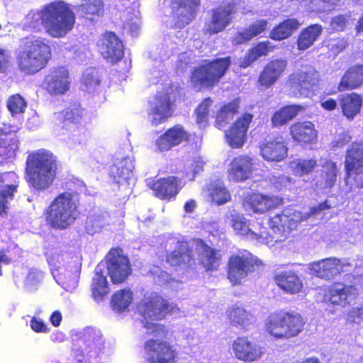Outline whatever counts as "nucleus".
Masks as SVG:
<instances>
[{
	"mask_svg": "<svg viewBox=\"0 0 363 363\" xmlns=\"http://www.w3.org/2000/svg\"><path fill=\"white\" fill-rule=\"evenodd\" d=\"M43 279V273L42 271L31 268L25 273L23 287L27 291H35L42 282Z\"/></svg>",
	"mask_w": 363,
	"mask_h": 363,
	"instance_id": "55",
	"label": "nucleus"
},
{
	"mask_svg": "<svg viewBox=\"0 0 363 363\" xmlns=\"http://www.w3.org/2000/svg\"><path fill=\"white\" fill-rule=\"evenodd\" d=\"M316 165V160L313 159H296L289 162V167L294 176L302 177L311 174Z\"/></svg>",
	"mask_w": 363,
	"mask_h": 363,
	"instance_id": "51",
	"label": "nucleus"
},
{
	"mask_svg": "<svg viewBox=\"0 0 363 363\" xmlns=\"http://www.w3.org/2000/svg\"><path fill=\"white\" fill-rule=\"evenodd\" d=\"M212 101L208 98L204 99L196 109V121L200 128H204L208 125L209 108Z\"/></svg>",
	"mask_w": 363,
	"mask_h": 363,
	"instance_id": "57",
	"label": "nucleus"
},
{
	"mask_svg": "<svg viewBox=\"0 0 363 363\" xmlns=\"http://www.w3.org/2000/svg\"><path fill=\"white\" fill-rule=\"evenodd\" d=\"M262 157L267 161L280 162L288 155V147L283 137L277 136L266 140L260 146Z\"/></svg>",
	"mask_w": 363,
	"mask_h": 363,
	"instance_id": "30",
	"label": "nucleus"
},
{
	"mask_svg": "<svg viewBox=\"0 0 363 363\" xmlns=\"http://www.w3.org/2000/svg\"><path fill=\"white\" fill-rule=\"evenodd\" d=\"M147 363H174L175 351L164 342L150 340L145 344Z\"/></svg>",
	"mask_w": 363,
	"mask_h": 363,
	"instance_id": "19",
	"label": "nucleus"
},
{
	"mask_svg": "<svg viewBox=\"0 0 363 363\" xmlns=\"http://www.w3.org/2000/svg\"><path fill=\"white\" fill-rule=\"evenodd\" d=\"M345 169L348 177H354L356 185L363 188V143H353L347 150Z\"/></svg>",
	"mask_w": 363,
	"mask_h": 363,
	"instance_id": "17",
	"label": "nucleus"
},
{
	"mask_svg": "<svg viewBox=\"0 0 363 363\" xmlns=\"http://www.w3.org/2000/svg\"><path fill=\"white\" fill-rule=\"evenodd\" d=\"M281 203L282 199L279 196L254 193L246 196L243 206L246 211L262 214L281 205Z\"/></svg>",
	"mask_w": 363,
	"mask_h": 363,
	"instance_id": "23",
	"label": "nucleus"
},
{
	"mask_svg": "<svg viewBox=\"0 0 363 363\" xmlns=\"http://www.w3.org/2000/svg\"><path fill=\"white\" fill-rule=\"evenodd\" d=\"M303 110V106L297 105L284 107L273 115L272 118V125L275 127L282 125L294 118Z\"/></svg>",
	"mask_w": 363,
	"mask_h": 363,
	"instance_id": "52",
	"label": "nucleus"
},
{
	"mask_svg": "<svg viewBox=\"0 0 363 363\" xmlns=\"http://www.w3.org/2000/svg\"><path fill=\"white\" fill-rule=\"evenodd\" d=\"M340 104L343 115L352 120L360 111L362 98L356 93L342 94L340 96Z\"/></svg>",
	"mask_w": 363,
	"mask_h": 363,
	"instance_id": "40",
	"label": "nucleus"
},
{
	"mask_svg": "<svg viewBox=\"0 0 363 363\" xmlns=\"http://www.w3.org/2000/svg\"><path fill=\"white\" fill-rule=\"evenodd\" d=\"M188 138L189 133L183 126L177 125L160 135L156 140L155 145L158 151L165 152L186 140Z\"/></svg>",
	"mask_w": 363,
	"mask_h": 363,
	"instance_id": "31",
	"label": "nucleus"
},
{
	"mask_svg": "<svg viewBox=\"0 0 363 363\" xmlns=\"http://www.w3.org/2000/svg\"><path fill=\"white\" fill-rule=\"evenodd\" d=\"M363 83V65H357L349 69L342 77L338 90L342 91L357 88Z\"/></svg>",
	"mask_w": 363,
	"mask_h": 363,
	"instance_id": "41",
	"label": "nucleus"
},
{
	"mask_svg": "<svg viewBox=\"0 0 363 363\" xmlns=\"http://www.w3.org/2000/svg\"><path fill=\"white\" fill-rule=\"evenodd\" d=\"M348 319L358 323L363 320V302L353 307L350 310L347 314Z\"/></svg>",
	"mask_w": 363,
	"mask_h": 363,
	"instance_id": "62",
	"label": "nucleus"
},
{
	"mask_svg": "<svg viewBox=\"0 0 363 363\" xmlns=\"http://www.w3.org/2000/svg\"><path fill=\"white\" fill-rule=\"evenodd\" d=\"M274 281L281 289L290 294L300 293L303 287L301 278L291 270L277 272Z\"/></svg>",
	"mask_w": 363,
	"mask_h": 363,
	"instance_id": "35",
	"label": "nucleus"
},
{
	"mask_svg": "<svg viewBox=\"0 0 363 363\" xmlns=\"http://www.w3.org/2000/svg\"><path fill=\"white\" fill-rule=\"evenodd\" d=\"M200 260L207 270L216 269L220 264V257L214 250L206 245L202 240L197 242Z\"/></svg>",
	"mask_w": 363,
	"mask_h": 363,
	"instance_id": "43",
	"label": "nucleus"
},
{
	"mask_svg": "<svg viewBox=\"0 0 363 363\" xmlns=\"http://www.w3.org/2000/svg\"><path fill=\"white\" fill-rule=\"evenodd\" d=\"M233 352L237 359L245 362H253L264 354V347L251 342L246 337L236 338L232 344Z\"/></svg>",
	"mask_w": 363,
	"mask_h": 363,
	"instance_id": "20",
	"label": "nucleus"
},
{
	"mask_svg": "<svg viewBox=\"0 0 363 363\" xmlns=\"http://www.w3.org/2000/svg\"><path fill=\"white\" fill-rule=\"evenodd\" d=\"M339 0H313L312 4L316 6L315 10L320 12L330 11Z\"/></svg>",
	"mask_w": 363,
	"mask_h": 363,
	"instance_id": "60",
	"label": "nucleus"
},
{
	"mask_svg": "<svg viewBox=\"0 0 363 363\" xmlns=\"http://www.w3.org/2000/svg\"><path fill=\"white\" fill-rule=\"evenodd\" d=\"M323 27L319 24H313L303 29L298 35L297 46L299 50L309 48L320 35Z\"/></svg>",
	"mask_w": 363,
	"mask_h": 363,
	"instance_id": "44",
	"label": "nucleus"
},
{
	"mask_svg": "<svg viewBox=\"0 0 363 363\" xmlns=\"http://www.w3.org/2000/svg\"><path fill=\"white\" fill-rule=\"evenodd\" d=\"M168 305L166 300L156 292L147 293L138 306L141 320L147 333L155 337L166 335L165 327L152 321L162 320L166 315Z\"/></svg>",
	"mask_w": 363,
	"mask_h": 363,
	"instance_id": "7",
	"label": "nucleus"
},
{
	"mask_svg": "<svg viewBox=\"0 0 363 363\" xmlns=\"http://www.w3.org/2000/svg\"><path fill=\"white\" fill-rule=\"evenodd\" d=\"M31 329L35 333H47L50 331L48 325L40 318L33 317L30 322Z\"/></svg>",
	"mask_w": 363,
	"mask_h": 363,
	"instance_id": "64",
	"label": "nucleus"
},
{
	"mask_svg": "<svg viewBox=\"0 0 363 363\" xmlns=\"http://www.w3.org/2000/svg\"><path fill=\"white\" fill-rule=\"evenodd\" d=\"M70 86L68 70L64 67L51 69L45 76L42 87L52 96L65 94Z\"/></svg>",
	"mask_w": 363,
	"mask_h": 363,
	"instance_id": "15",
	"label": "nucleus"
},
{
	"mask_svg": "<svg viewBox=\"0 0 363 363\" xmlns=\"http://www.w3.org/2000/svg\"><path fill=\"white\" fill-rule=\"evenodd\" d=\"M104 345V340L99 329L85 328L79 333L77 346L74 350V358L78 363H101L100 354Z\"/></svg>",
	"mask_w": 363,
	"mask_h": 363,
	"instance_id": "10",
	"label": "nucleus"
},
{
	"mask_svg": "<svg viewBox=\"0 0 363 363\" xmlns=\"http://www.w3.org/2000/svg\"><path fill=\"white\" fill-rule=\"evenodd\" d=\"M48 262L55 281L67 291L72 290L77 283L81 269L78 257L52 248L46 252Z\"/></svg>",
	"mask_w": 363,
	"mask_h": 363,
	"instance_id": "4",
	"label": "nucleus"
},
{
	"mask_svg": "<svg viewBox=\"0 0 363 363\" xmlns=\"http://www.w3.org/2000/svg\"><path fill=\"white\" fill-rule=\"evenodd\" d=\"M101 55L111 63L119 61L123 56V45L114 33L106 32L98 41Z\"/></svg>",
	"mask_w": 363,
	"mask_h": 363,
	"instance_id": "24",
	"label": "nucleus"
},
{
	"mask_svg": "<svg viewBox=\"0 0 363 363\" xmlns=\"http://www.w3.org/2000/svg\"><path fill=\"white\" fill-rule=\"evenodd\" d=\"M23 48L18 57L19 69L35 74L43 69L51 57V48L45 38L39 36L23 39Z\"/></svg>",
	"mask_w": 363,
	"mask_h": 363,
	"instance_id": "5",
	"label": "nucleus"
},
{
	"mask_svg": "<svg viewBox=\"0 0 363 363\" xmlns=\"http://www.w3.org/2000/svg\"><path fill=\"white\" fill-rule=\"evenodd\" d=\"M27 104L20 94H14L9 97L7 101V107L12 116L24 112Z\"/></svg>",
	"mask_w": 363,
	"mask_h": 363,
	"instance_id": "58",
	"label": "nucleus"
},
{
	"mask_svg": "<svg viewBox=\"0 0 363 363\" xmlns=\"http://www.w3.org/2000/svg\"><path fill=\"white\" fill-rule=\"evenodd\" d=\"M133 160L130 157L117 155L110 167L109 174L118 184L128 183L133 177Z\"/></svg>",
	"mask_w": 363,
	"mask_h": 363,
	"instance_id": "33",
	"label": "nucleus"
},
{
	"mask_svg": "<svg viewBox=\"0 0 363 363\" xmlns=\"http://www.w3.org/2000/svg\"><path fill=\"white\" fill-rule=\"evenodd\" d=\"M227 315L231 325L247 330L255 323V317L240 305L235 304L227 311Z\"/></svg>",
	"mask_w": 363,
	"mask_h": 363,
	"instance_id": "36",
	"label": "nucleus"
},
{
	"mask_svg": "<svg viewBox=\"0 0 363 363\" xmlns=\"http://www.w3.org/2000/svg\"><path fill=\"white\" fill-rule=\"evenodd\" d=\"M231 225L235 232L247 239L257 240L259 242L269 245L270 241L269 234L264 230L259 233H255L250 227L249 221L240 214H231Z\"/></svg>",
	"mask_w": 363,
	"mask_h": 363,
	"instance_id": "29",
	"label": "nucleus"
},
{
	"mask_svg": "<svg viewBox=\"0 0 363 363\" xmlns=\"http://www.w3.org/2000/svg\"><path fill=\"white\" fill-rule=\"evenodd\" d=\"M307 218V216L300 211L286 208L281 213L271 218L269 225L272 234L269 235L270 241L278 242L284 240L290 230L296 227V224Z\"/></svg>",
	"mask_w": 363,
	"mask_h": 363,
	"instance_id": "12",
	"label": "nucleus"
},
{
	"mask_svg": "<svg viewBox=\"0 0 363 363\" xmlns=\"http://www.w3.org/2000/svg\"><path fill=\"white\" fill-rule=\"evenodd\" d=\"M230 64V57L216 59L212 62L205 61L194 69L191 82L195 89L211 86L224 75Z\"/></svg>",
	"mask_w": 363,
	"mask_h": 363,
	"instance_id": "11",
	"label": "nucleus"
},
{
	"mask_svg": "<svg viewBox=\"0 0 363 363\" xmlns=\"http://www.w3.org/2000/svg\"><path fill=\"white\" fill-rule=\"evenodd\" d=\"M261 262L246 250H239L228 261V277L233 284L241 282Z\"/></svg>",
	"mask_w": 363,
	"mask_h": 363,
	"instance_id": "13",
	"label": "nucleus"
},
{
	"mask_svg": "<svg viewBox=\"0 0 363 363\" xmlns=\"http://www.w3.org/2000/svg\"><path fill=\"white\" fill-rule=\"evenodd\" d=\"M234 5L231 1L213 11L211 21L206 26V31L214 34L222 31L230 22L231 14L234 11Z\"/></svg>",
	"mask_w": 363,
	"mask_h": 363,
	"instance_id": "32",
	"label": "nucleus"
},
{
	"mask_svg": "<svg viewBox=\"0 0 363 363\" xmlns=\"http://www.w3.org/2000/svg\"><path fill=\"white\" fill-rule=\"evenodd\" d=\"M78 199L74 193L63 192L50 204L45 212L48 223L57 229H65L77 219Z\"/></svg>",
	"mask_w": 363,
	"mask_h": 363,
	"instance_id": "6",
	"label": "nucleus"
},
{
	"mask_svg": "<svg viewBox=\"0 0 363 363\" xmlns=\"http://www.w3.org/2000/svg\"><path fill=\"white\" fill-rule=\"evenodd\" d=\"M172 102L169 92L157 93L153 101L150 102V108L147 111L149 122L154 126L164 123L172 115Z\"/></svg>",
	"mask_w": 363,
	"mask_h": 363,
	"instance_id": "16",
	"label": "nucleus"
},
{
	"mask_svg": "<svg viewBox=\"0 0 363 363\" xmlns=\"http://www.w3.org/2000/svg\"><path fill=\"white\" fill-rule=\"evenodd\" d=\"M85 113V111L78 104H74L62 111L55 113L53 123L56 132L72 131L75 128Z\"/></svg>",
	"mask_w": 363,
	"mask_h": 363,
	"instance_id": "21",
	"label": "nucleus"
},
{
	"mask_svg": "<svg viewBox=\"0 0 363 363\" xmlns=\"http://www.w3.org/2000/svg\"><path fill=\"white\" fill-rule=\"evenodd\" d=\"M239 107V101L235 99L223 106L216 116V125L221 129L228 124L237 112Z\"/></svg>",
	"mask_w": 363,
	"mask_h": 363,
	"instance_id": "53",
	"label": "nucleus"
},
{
	"mask_svg": "<svg viewBox=\"0 0 363 363\" xmlns=\"http://www.w3.org/2000/svg\"><path fill=\"white\" fill-rule=\"evenodd\" d=\"M356 294L353 286L337 283L325 291L323 299L326 303L345 306L354 299Z\"/></svg>",
	"mask_w": 363,
	"mask_h": 363,
	"instance_id": "28",
	"label": "nucleus"
},
{
	"mask_svg": "<svg viewBox=\"0 0 363 363\" xmlns=\"http://www.w3.org/2000/svg\"><path fill=\"white\" fill-rule=\"evenodd\" d=\"M292 138L298 143H310L317 138V131L314 125L309 121L296 123L290 128Z\"/></svg>",
	"mask_w": 363,
	"mask_h": 363,
	"instance_id": "38",
	"label": "nucleus"
},
{
	"mask_svg": "<svg viewBox=\"0 0 363 363\" xmlns=\"http://www.w3.org/2000/svg\"><path fill=\"white\" fill-rule=\"evenodd\" d=\"M204 161L201 157H195L185 166V180L183 182L176 177H168L154 180H147V185L155 191L156 196L162 199H170L176 196L186 181H192L196 175L203 170Z\"/></svg>",
	"mask_w": 363,
	"mask_h": 363,
	"instance_id": "9",
	"label": "nucleus"
},
{
	"mask_svg": "<svg viewBox=\"0 0 363 363\" xmlns=\"http://www.w3.org/2000/svg\"><path fill=\"white\" fill-rule=\"evenodd\" d=\"M323 169L325 182L323 184L322 183H320L319 185L321 189H330L335 184L336 182V164L335 162L332 161H328L326 162L325 164L323 167Z\"/></svg>",
	"mask_w": 363,
	"mask_h": 363,
	"instance_id": "56",
	"label": "nucleus"
},
{
	"mask_svg": "<svg viewBox=\"0 0 363 363\" xmlns=\"http://www.w3.org/2000/svg\"><path fill=\"white\" fill-rule=\"evenodd\" d=\"M350 264L346 260L327 258L309 264L311 273L318 277L330 279L342 272L347 271Z\"/></svg>",
	"mask_w": 363,
	"mask_h": 363,
	"instance_id": "22",
	"label": "nucleus"
},
{
	"mask_svg": "<svg viewBox=\"0 0 363 363\" xmlns=\"http://www.w3.org/2000/svg\"><path fill=\"white\" fill-rule=\"evenodd\" d=\"M57 168L56 157L50 150L40 149L32 152L26 160L28 182L35 189L45 191L52 186Z\"/></svg>",
	"mask_w": 363,
	"mask_h": 363,
	"instance_id": "3",
	"label": "nucleus"
},
{
	"mask_svg": "<svg viewBox=\"0 0 363 363\" xmlns=\"http://www.w3.org/2000/svg\"><path fill=\"white\" fill-rule=\"evenodd\" d=\"M206 195L213 203L221 205L230 199V194L221 180L211 182L205 190Z\"/></svg>",
	"mask_w": 363,
	"mask_h": 363,
	"instance_id": "42",
	"label": "nucleus"
},
{
	"mask_svg": "<svg viewBox=\"0 0 363 363\" xmlns=\"http://www.w3.org/2000/svg\"><path fill=\"white\" fill-rule=\"evenodd\" d=\"M252 118V114L245 113L233 123L229 130L225 132L226 142L232 148H240L243 146Z\"/></svg>",
	"mask_w": 363,
	"mask_h": 363,
	"instance_id": "25",
	"label": "nucleus"
},
{
	"mask_svg": "<svg viewBox=\"0 0 363 363\" xmlns=\"http://www.w3.org/2000/svg\"><path fill=\"white\" fill-rule=\"evenodd\" d=\"M254 160L247 155L236 157L230 163L228 173L230 181L241 182L250 179L254 171Z\"/></svg>",
	"mask_w": 363,
	"mask_h": 363,
	"instance_id": "26",
	"label": "nucleus"
},
{
	"mask_svg": "<svg viewBox=\"0 0 363 363\" xmlns=\"http://www.w3.org/2000/svg\"><path fill=\"white\" fill-rule=\"evenodd\" d=\"M75 15L70 6L63 1H55L40 9H32L21 22L23 30L38 33L44 28L52 38L65 36L74 27Z\"/></svg>",
	"mask_w": 363,
	"mask_h": 363,
	"instance_id": "1",
	"label": "nucleus"
},
{
	"mask_svg": "<svg viewBox=\"0 0 363 363\" xmlns=\"http://www.w3.org/2000/svg\"><path fill=\"white\" fill-rule=\"evenodd\" d=\"M274 46L269 41H264L258 43L252 48L245 57L240 61V67L246 68L252 62L262 56L267 55L269 52L272 51Z\"/></svg>",
	"mask_w": 363,
	"mask_h": 363,
	"instance_id": "47",
	"label": "nucleus"
},
{
	"mask_svg": "<svg viewBox=\"0 0 363 363\" xmlns=\"http://www.w3.org/2000/svg\"><path fill=\"white\" fill-rule=\"evenodd\" d=\"M347 23V18L340 15L334 17L330 22V29L335 31H342Z\"/></svg>",
	"mask_w": 363,
	"mask_h": 363,
	"instance_id": "63",
	"label": "nucleus"
},
{
	"mask_svg": "<svg viewBox=\"0 0 363 363\" xmlns=\"http://www.w3.org/2000/svg\"><path fill=\"white\" fill-rule=\"evenodd\" d=\"M300 26L301 23L298 20L289 18L274 28L270 32L269 37L275 40L286 39L291 36Z\"/></svg>",
	"mask_w": 363,
	"mask_h": 363,
	"instance_id": "46",
	"label": "nucleus"
},
{
	"mask_svg": "<svg viewBox=\"0 0 363 363\" xmlns=\"http://www.w3.org/2000/svg\"><path fill=\"white\" fill-rule=\"evenodd\" d=\"M167 260L172 266L182 269L191 265L192 255L188 244L184 241H178L177 249L167 256Z\"/></svg>",
	"mask_w": 363,
	"mask_h": 363,
	"instance_id": "39",
	"label": "nucleus"
},
{
	"mask_svg": "<svg viewBox=\"0 0 363 363\" xmlns=\"http://www.w3.org/2000/svg\"><path fill=\"white\" fill-rule=\"evenodd\" d=\"M109 215L106 212L94 213L87 217L85 223L86 230L89 234L99 233L109 224Z\"/></svg>",
	"mask_w": 363,
	"mask_h": 363,
	"instance_id": "50",
	"label": "nucleus"
},
{
	"mask_svg": "<svg viewBox=\"0 0 363 363\" xmlns=\"http://www.w3.org/2000/svg\"><path fill=\"white\" fill-rule=\"evenodd\" d=\"M18 185V177L16 173H0V216L6 213L8 205L13 199Z\"/></svg>",
	"mask_w": 363,
	"mask_h": 363,
	"instance_id": "27",
	"label": "nucleus"
},
{
	"mask_svg": "<svg viewBox=\"0 0 363 363\" xmlns=\"http://www.w3.org/2000/svg\"><path fill=\"white\" fill-rule=\"evenodd\" d=\"M318 82V74L311 65H303L289 77V86L296 96H310Z\"/></svg>",
	"mask_w": 363,
	"mask_h": 363,
	"instance_id": "14",
	"label": "nucleus"
},
{
	"mask_svg": "<svg viewBox=\"0 0 363 363\" xmlns=\"http://www.w3.org/2000/svg\"><path fill=\"white\" fill-rule=\"evenodd\" d=\"M268 26V21L264 19L258 20L251 24L243 32L238 33L234 38V43L241 44L248 41L264 32Z\"/></svg>",
	"mask_w": 363,
	"mask_h": 363,
	"instance_id": "48",
	"label": "nucleus"
},
{
	"mask_svg": "<svg viewBox=\"0 0 363 363\" xmlns=\"http://www.w3.org/2000/svg\"><path fill=\"white\" fill-rule=\"evenodd\" d=\"M140 25V18L134 15V17H130L127 19L124 23V29L130 32L132 35H135L139 30Z\"/></svg>",
	"mask_w": 363,
	"mask_h": 363,
	"instance_id": "61",
	"label": "nucleus"
},
{
	"mask_svg": "<svg viewBox=\"0 0 363 363\" xmlns=\"http://www.w3.org/2000/svg\"><path fill=\"white\" fill-rule=\"evenodd\" d=\"M18 149V140L16 131L9 125L0 128V157L3 160L14 157Z\"/></svg>",
	"mask_w": 363,
	"mask_h": 363,
	"instance_id": "34",
	"label": "nucleus"
},
{
	"mask_svg": "<svg viewBox=\"0 0 363 363\" xmlns=\"http://www.w3.org/2000/svg\"><path fill=\"white\" fill-rule=\"evenodd\" d=\"M285 60H275L269 62L261 72L259 82L262 86L269 87L276 82L286 69Z\"/></svg>",
	"mask_w": 363,
	"mask_h": 363,
	"instance_id": "37",
	"label": "nucleus"
},
{
	"mask_svg": "<svg viewBox=\"0 0 363 363\" xmlns=\"http://www.w3.org/2000/svg\"><path fill=\"white\" fill-rule=\"evenodd\" d=\"M77 9L82 16L91 20L103 13L104 3L102 0H82Z\"/></svg>",
	"mask_w": 363,
	"mask_h": 363,
	"instance_id": "49",
	"label": "nucleus"
},
{
	"mask_svg": "<svg viewBox=\"0 0 363 363\" xmlns=\"http://www.w3.org/2000/svg\"><path fill=\"white\" fill-rule=\"evenodd\" d=\"M270 182L276 189L279 191L284 188L290 187L294 183V179L289 176L278 174L277 175L272 176Z\"/></svg>",
	"mask_w": 363,
	"mask_h": 363,
	"instance_id": "59",
	"label": "nucleus"
},
{
	"mask_svg": "<svg viewBox=\"0 0 363 363\" xmlns=\"http://www.w3.org/2000/svg\"><path fill=\"white\" fill-rule=\"evenodd\" d=\"M133 301V293L130 289H123L116 292L111 299L112 308L118 312L128 308Z\"/></svg>",
	"mask_w": 363,
	"mask_h": 363,
	"instance_id": "54",
	"label": "nucleus"
},
{
	"mask_svg": "<svg viewBox=\"0 0 363 363\" xmlns=\"http://www.w3.org/2000/svg\"><path fill=\"white\" fill-rule=\"evenodd\" d=\"M129 260L121 249H112L107 255L106 264H99L95 269L92 281L93 297L96 301H101L108 294L109 288L106 275L113 284L123 282L130 274Z\"/></svg>",
	"mask_w": 363,
	"mask_h": 363,
	"instance_id": "2",
	"label": "nucleus"
},
{
	"mask_svg": "<svg viewBox=\"0 0 363 363\" xmlns=\"http://www.w3.org/2000/svg\"><path fill=\"white\" fill-rule=\"evenodd\" d=\"M81 87L84 91L91 95L101 92V79L98 71L92 67L86 69L82 75Z\"/></svg>",
	"mask_w": 363,
	"mask_h": 363,
	"instance_id": "45",
	"label": "nucleus"
},
{
	"mask_svg": "<svg viewBox=\"0 0 363 363\" xmlns=\"http://www.w3.org/2000/svg\"><path fill=\"white\" fill-rule=\"evenodd\" d=\"M200 0H172V18L174 21L172 27L182 28L189 24L195 17Z\"/></svg>",
	"mask_w": 363,
	"mask_h": 363,
	"instance_id": "18",
	"label": "nucleus"
},
{
	"mask_svg": "<svg viewBox=\"0 0 363 363\" xmlns=\"http://www.w3.org/2000/svg\"><path fill=\"white\" fill-rule=\"evenodd\" d=\"M304 325L305 321L299 313L284 311L271 313L264 323L266 332L277 340H288L298 336Z\"/></svg>",
	"mask_w": 363,
	"mask_h": 363,
	"instance_id": "8",
	"label": "nucleus"
}]
</instances>
